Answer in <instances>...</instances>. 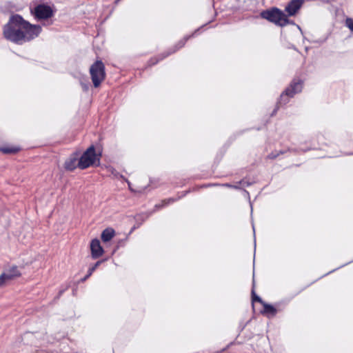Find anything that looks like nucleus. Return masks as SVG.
<instances>
[{"instance_id": "obj_21", "label": "nucleus", "mask_w": 353, "mask_h": 353, "mask_svg": "<svg viewBox=\"0 0 353 353\" xmlns=\"http://www.w3.org/2000/svg\"><path fill=\"white\" fill-rule=\"evenodd\" d=\"M8 22H28L25 21L20 15L14 14L12 15Z\"/></svg>"}, {"instance_id": "obj_3", "label": "nucleus", "mask_w": 353, "mask_h": 353, "mask_svg": "<svg viewBox=\"0 0 353 353\" xmlns=\"http://www.w3.org/2000/svg\"><path fill=\"white\" fill-rule=\"evenodd\" d=\"M302 88L303 81L300 79H294L290 85L281 93L278 104L280 105H285L290 98L293 97L296 93L301 92Z\"/></svg>"}, {"instance_id": "obj_22", "label": "nucleus", "mask_w": 353, "mask_h": 353, "mask_svg": "<svg viewBox=\"0 0 353 353\" xmlns=\"http://www.w3.org/2000/svg\"><path fill=\"white\" fill-rule=\"evenodd\" d=\"M7 283L3 274L0 275V287L3 286Z\"/></svg>"}, {"instance_id": "obj_25", "label": "nucleus", "mask_w": 353, "mask_h": 353, "mask_svg": "<svg viewBox=\"0 0 353 353\" xmlns=\"http://www.w3.org/2000/svg\"><path fill=\"white\" fill-rule=\"evenodd\" d=\"M348 28L353 32V23H346Z\"/></svg>"}, {"instance_id": "obj_4", "label": "nucleus", "mask_w": 353, "mask_h": 353, "mask_svg": "<svg viewBox=\"0 0 353 353\" xmlns=\"http://www.w3.org/2000/svg\"><path fill=\"white\" fill-rule=\"evenodd\" d=\"M99 158L96 154L95 148L93 145H90L82 154L79 159V168L85 170L91 165H94L96 161L99 164Z\"/></svg>"}, {"instance_id": "obj_7", "label": "nucleus", "mask_w": 353, "mask_h": 353, "mask_svg": "<svg viewBox=\"0 0 353 353\" xmlns=\"http://www.w3.org/2000/svg\"><path fill=\"white\" fill-rule=\"evenodd\" d=\"M304 2L305 0H290L285 6V10H283L285 15V21H289V17L296 16Z\"/></svg>"}, {"instance_id": "obj_26", "label": "nucleus", "mask_w": 353, "mask_h": 353, "mask_svg": "<svg viewBox=\"0 0 353 353\" xmlns=\"http://www.w3.org/2000/svg\"><path fill=\"white\" fill-rule=\"evenodd\" d=\"M221 185L225 186V187L231 188H232V185L230 184V183H223V184H221Z\"/></svg>"}, {"instance_id": "obj_31", "label": "nucleus", "mask_w": 353, "mask_h": 353, "mask_svg": "<svg viewBox=\"0 0 353 353\" xmlns=\"http://www.w3.org/2000/svg\"><path fill=\"white\" fill-rule=\"evenodd\" d=\"M252 228H253V231L254 232V231H255V229H254V225H252Z\"/></svg>"}, {"instance_id": "obj_30", "label": "nucleus", "mask_w": 353, "mask_h": 353, "mask_svg": "<svg viewBox=\"0 0 353 353\" xmlns=\"http://www.w3.org/2000/svg\"><path fill=\"white\" fill-rule=\"evenodd\" d=\"M128 183L129 187L130 188V183L129 181H128Z\"/></svg>"}, {"instance_id": "obj_8", "label": "nucleus", "mask_w": 353, "mask_h": 353, "mask_svg": "<svg viewBox=\"0 0 353 353\" xmlns=\"http://www.w3.org/2000/svg\"><path fill=\"white\" fill-rule=\"evenodd\" d=\"M33 13L37 19H48L53 14V10L50 6L39 4L34 8Z\"/></svg>"}, {"instance_id": "obj_24", "label": "nucleus", "mask_w": 353, "mask_h": 353, "mask_svg": "<svg viewBox=\"0 0 353 353\" xmlns=\"http://www.w3.org/2000/svg\"><path fill=\"white\" fill-rule=\"evenodd\" d=\"M81 86L84 90H88V85L86 83H81Z\"/></svg>"}, {"instance_id": "obj_19", "label": "nucleus", "mask_w": 353, "mask_h": 353, "mask_svg": "<svg viewBox=\"0 0 353 353\" xmlns=\"http://www.w3.org/2000/svg\"><path fill=\"white\" fill-rule=\"evenodd\" d=\"M252 184V183L247 181L245 179H242L239 181L237 184L232 185V188L234 189H241V185L245 187V186H250Z\"/></svg>"}, {"instance_id": "obj_15", "label": "nucleus", "mask_w": 353, "mask_h": 353, "mask_svg": "<svg viewBox=\"0 0 353 353\" xmlns=\"http://www.w3.org/2000/svg\"><path fill=\"white\" fill-rule=\"evenodd\" d=\"M336 13V20L340 22H353V20L351 18L345 17L344 15L343 11L341 9H336L335 11Z\"/></svg>"}, {"instance_id": "obj_1", "label": "nucleus", "mask_w": 353, "mask_h": 353, "mask_svg": "<svg viewBox=\"0 0 353 353\" xmlns=\"http://www.w3.org/2000/svg\"><path fill=\"white\" fill-rule=\"evenodd\" d=\"M3 30V36L8 41L21 45L37 37L41 27L32 23H6Z\"/></svg>"}, {"instance_id": "obj_23", "label": "nucleus", "mask_w": 353, "mask_h": 353, "mask_svg": "<svg viewBox=\"0 0 353 353\" xmlns=\"http://www.w3.org/2000/svg\"><path fill=\"white\" fill-rule=\"evenodd\" d=\"M68 287H65V288L61 289L59 292L58 296L56 297V299H59V297L63 294V292L67 290Z\"/></svg>"}, {"instance_id": "obj_11", "label": "nucleus", "mask_w": 353, "mask_h": 353, "mask_svg": "<svg viewBox=\"0 0 353 353\" xmlns=\"http://www.w3.org/2000/svg\"><path fill=\"white\" fill-rule=\"evenodd\" d=\"M7 282L12 281L21 275L17 266H12L2 273Z\"/></svg>"}, {"instance_id": "obj_28", "label": "nucleus", "mask_w": 353, "mask_h": 353, "mask_svg": "<svg viewBox=\"0 0 353 353\" xmlns=\"http://www.w3.org/2000/svg\"><path fill=\"white\" fill-rule=\"evenodd\" d=\"M244 192L249 196V192L246 190H244Z\"/></svg>"}, {"instance_id": "obj_13", "label": "nucleus", "mask_w": 353, "mask_h": 353, "mask_svg": "<svg viewBox=\"0 0 353 353\" xmlns=\"http://www.w3.org/2000/svg\"><path fill=\"white\" fill-rule=\"evenodd\" d=\"M114 230L112 228H107L102 232L101 238L104 243H106L110 241L114 236Z\"/></svg>"}, {"instance_id": "obj_29", "label": "nucleus", "mask_w": 353, "mask_h": 353, "mask_svg": "<svg viewBox=\"0 0 353 353\" xmlns=\"http://www.w3.org/2000/svg\"><path fill=\"white\" fill-rule=\"evenodd\" d=\"M296 28H297L299 30H301V29H300V27H299L298 25H296Z\"/></svg>"}, {"instance_id": "obj_9", "label": "nucleus", "mask_w": 353, "mask_h": 353, "mask_svg": "<svg viewBox=\"0 0 353 353\" xmlns=\"http://www.w3.org/2000/svg\"><path fill=\"white\" fill-rule=\"evenodd\" d=\"M80 152H73L68 159L64 163V168L66 170L73 171L77 168H79V159Z\"/></svg>"}, {"instance_id": "obj_16", "label": "nucleus", "mask_w": 353, "mask_h": 353, "mask_svg": "<svg viewBox=\"0 0 353 353\" xmlns=\"http://www.w3.org/2000/svg\"><path fill=\"white\" fill-rule=\"evenodd\" d=\"M20 150V148L12 146H6V147H1L0 148V151L3 152V154H15L18 152Z\"/></svg>"}, {"instance_id": "obj_12", "label": "nucleus", "mask_w": 353, "mask_h": 353, "mask_svg": "<svg viewBox=\"0 0 353 353\" xmlns=\"http://www.w3.org/2000/svg\"><path fill=\"white\" fill-rule=\"evenodd\" d=\"M263 310L261 311V313L268 318H272L276 316L277 310L275 307L267 303H263Z\"/></svg>"}, {"instance_id": "obj_27", "label": "nucleus", "mask_w": 353, "mask_h": 353, "mask_svg": "<svg viewBox=\"0 0 353 353\" xmlns=\"http://www.w3.org/2000/svg\"><path fill=\"white\" fill-rule=\"evenodd\" d=\"M276 25L281 26V27H283L285 25H287L288 23H276ZM292 25H296V23H291Z\"/></svg>"}, {"instance_id": "obj_10", "label": "nucleus", "mask_w": 353, "mask_h": 353, "mask_svg": "<svg viewBox=\"0 0 353 353\" xmlns=\"http://www.w3.org/2000/svg\"><path fill=\"white\" fill-rule=\"evenodd\" d=\"M91 254L93 259H97L103 254V249L98 239H94L90 243Z\"/></svg>"}, {"instance_id": "obj_14", "label": "nucleus", "mask_w": 353, "mask_h": 353, "mask_svg": "<svg viewBox=\"0 0 353 353\" xmlns=\"http://www.w3.org/2000/svg\"><path fill=\"white\" fill-rule=\"evenodd\" d=\"M188 192H184L181 196H185L186 194H187ZM181 198V196L176 198V199H174V198H169L168 199H165L163 201H161V203H159V204H156L155 206H154V208L155 210H159V209H161L164 206H166L170 203H172L173 202L177 201L178 199H179Z\"/></svg>"}, {"instance_id": "obj_18", "label": "nucleus", "mask_w": 353, "mask_h": 353, "mask_svg": "<svg viewBox=\"0 0 353 353\" xmlns=\"http://www.w3.org/2000/svg\"><path fill=\"white\" fill-rule=\"evenodd\" d=\"M287 152V150H279V151H273L271 153H270L267 158L269 159H275L276 158H277L279 155L281 154H285V152Z\"/></svg>"}, {"instance_id": "obj_5", "label": "nucleus", "mask_w": 353, "mask_h": 353, "mask_svg": "<svg viewBox=\"0 0 353 353\" xmlns=\"http://www.w3.org/2000/svg\"><path fill=\"white\" fill-rule=\"evenodd\" d=\"M90 73L94 86L95 88L99 87L105 77V65L100 60L96 61L91 65Z\"/></svg>"}, {"instance_id": "obj_20", "label": "nucleus", "mask_w": 353, "mask_h": 353, "mask_svg": "<svg viewBox=\"0 0 353 353\" xmlns=\"http://www.w3.org/2000/svg\"><path fill=\"white\" fill-rule=\"evenodd\" d=\"M252 302L257 301V302L260 303L262 305H263V303H265L262 300V299L260 296L256 295V294L255 293L254 285L252 289Z\"/></svg>"}, {"instance_id": "obj_2", "label": "nucleus", "mask_w": 353, "mask_h": 353, "mask_svg": "<svg viewBox=\"0 0 353 353\" xmlns=\"http://www.w3.org/2000/svg\"><path fill=\"white\" fill-rule=\"evenodd\" d=\"M208 23H205L203 26H201L200 28L196 29L192 34L186 35L183 37V39L180 40L172 48H170L166 53H164L161 55V57L159 59H157L156 57L152 58L149 61V65H152L157 63L160 60L163 59L164 58L167 57L168 56L174 53L181 48H183L185 43V42L190 38L194 37L199 34H200L201 32L207 30L209 27L207 26Z\"/></svg>"}, {"instance_id": "obj_17", "label": "nucleus", "mask_w": 353, "mask_h": 353, "mask_svg": "<svg viewBox=\"0 0 353 353\" xmlns=\"http://www.w3.org/2000/svg\"><path fill=\"white\" fill-rule=\"evenodd\" d=\"M102 263V261H98L96 263H94L92 267H90L88 271V274L81 279V282H84L86 281L94 272V270L99 266V265Z\"/></svg>"}, {"instance_id": "obj_6", "label": "nucleus", "mask_w": 353, "mask_h": 353, "mask_svg": "<svg viewBox=\"0 0 353 353\" xmlns=\"http://www.w3.org/2000/svg\"><path fill=\"white\" fill-rule=\"evenodd\" d=\"M260 16L269 22H290V21H285V12L276 7L263 10Z\"/></svg>"}]
</instances>
